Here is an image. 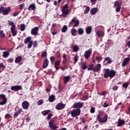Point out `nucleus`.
Segmentation results:
<instances>
[{"instance_id":"obj_1","label":"nucleus","mask_w":130,"mask_h":130,"mask_svg":"<svg viewBox=\"0 0 130 130\" xmlns=\"http://www.w3.org/2000/svg\"><path fill=\"white\" fill-rule=\"evenodd\" d=\"M8 24L9 26H11L10 30L12 34V36H16V35H17L18 33V31H17V28H16V24H15L14 22H10V21H8Z\"/></svg>"},{"instance_id":"obj_2","label":"nucleus","mask_w":130,"mask_h":130,"mask_svg":"<svg viewBox=\"0 0 130 130\" xmlns=\"http://www.w3.org/2000/svg\"><path fill=\"white\" fill-rule=\"evenodd\" d=\"M115 74H116V73L114 70L109 71V69H106L104 77L106 78H108V77H110V78H113L114 76H115Z\"/></svg>"},{"instance_id":"obj_3","label":"nucleus","mask_w":130,"mask_h":130,"mask_svg":"<svg viewBox=\"0 0 130 130\" xmlns=\"http://www.w3.org/2000/svg\"><path fill=\"white\" fill-rule=\"evenodd\" d=\"M11 7H8L6 9H5L4 7H1L0 8V14H3L4 16H7V15H9L10 13L11 12Z\"/></svg>"},{"instance_id":"obj_4","label":"nucleus","mask_w":130,"mask_h":130,"mask_svg":"<svg viewBox=\"0 0 130 130\" xmlns=\"http://www.w3.org/2000/svg\"><path fill=\"white\" fill-rule=\"evenodd\" d=\"M70 114L71 115L72 117H76L81 114V109L79 108L74 109L73 110L70 111Z\"/></svg>"},{"instance_id":"obj_5","label":"nucleus","mask_w":130,"mask_h":130,"mask_svg":"<svg viewBox=\"0 0 130 130\" xmlns=\"http://www.w3.org/2000/svg\"><path fill=\"white\" fill-rule=\"evenodd\" d=\"M0 100L2 102H0V105H6L8 101L6 95L4 94H0Z\"/></svg>"},{"instance_id":"obj_6","label":"nucleus","mask_w":130,"mask_h":130,"mask_svg":"<svg viewBox=\"0 0 130 130\" xmlns=\"http://www.w3.org/2000/svg\"><path fill=\"white\" fill-rule=\"evenodd\" d=\"M73 23H74V27H77V26H79V24H80V21L77 19V17H75L71 20L69 24L70 25H72Z\"/></svg>"},{"instance_id":"obj_7","label":"nucleus","mask_w":130,"mask_h":130,"mask_svg":"<svg viewBox=\"0 0 130 130\" xmlns=\"http://www.w3.org/2000/svg\"><path fill=\"white\" fill-rule=\"evenodd\" d=\"M91 53H92V48H90L87 51H86L84 54L85 58H86V59H88V58L90 57Z\"/></svg>"},{"instance_id":"obj_8","label":"nucleus","mask_w":130,"mask_h":130,"mask_svg":"<svg viewBox=\"0 0 130 130\" xmlns=\"http://www.w3.org/2000/svg\"><path fill=\"white\" fill-rule=\"evenodd\" d=\"M39 31V27H35L31 29V35H38V32Z\"/></svg>"},{"instance_id":"obj_9","label":"nucleus","mask_w":130,"mask_h":130,"mask_svg":"<svg viewBox=\"0 0 130 130\" xmlns=\"http://www.w3.org/2000/svg\"><path fill=\"white\" fill-rule=\"evenodd\" d=\"M64 107H66V104H63L62 103H59L57 104L55 108L57 109V110H61V109H63Z\"/></svg>"},{"instance_id":"obj_10","label":"nucleus","mask_w":130,"mask_h":130,"mask_svg":"<svg viewBox=\"0 0 130 130\" xmlns=\"http://www.w3.org/2000/svg\"><path fill=\"white\" fill-rule=\"evenodd\" d=\"M84 105V103H81L80 102L75 103L73 105V108H82Z\"/></svg>"},{"instance_id":"obj_11","label":"nucleus","mask_w":130,"mask_h":130,"mask_svg":"<svg viewBox=\"0 0 130 130\" xmlns=\"http://www.w3.org/2000/svg\"><path fill=\"white\" fill-rule=\"evenodd\" d=\"M49 126L51 129L56 130L58 128V127L55 126V125L53 123V121L51 120V121L49 122Z\"/></svg>"},{"instance_id":"obj_12","label":"nucleus","mask_w":130,"mask_h":130,"mask_svg":"<svg viewBox=\"0 0 130 130\" xmlns=\"http://www.w3.org/2000/svg\"><path fill=\"white\" fill-rule=\"evenodd\" d=\"M11 89L12 91H15V92H17V91L22 90V86H21V85L12 86L11 87Z\"/></svg>"},{"instance_id":"obj_13","label":"nucleus","mask_w":130,"mask_h":130,"mask_svg":"<svg viewBox=\"0 0 130 130\" xmlns=\"http://www.w3.org/2000/svg\"><path fill=\"white\" fill-rule=\"evenodd\" d=\"M107 119H108V115L106 114L103 118H100L98 120L99 122L105 123V122L107 121Z\"/></svg>"},{"instance_id":"obj_14","label":"nucleus","mask_w":130,"mask_h":130,"mask_svg":"<svg viewBox=\"0 0 130 130\" xmlns=\"http://www.w3.org/2000/svg\"><path fill=\"white\" fill-rule=\"evenodd\" d=\"M29 102H28L27 101H24L22 103V108H23V109H27V108H29Z\"/></svg>"},{"instance_id":"obj_15","label":"nucleus","mask_w":130,"mask_h":130,"mask_svg":"<svg viewBox=\"0 0 130 130\" xmlns=\"http://www.w3.org/2000/svg\"><path fill=\"white\" fill-rule=\"evenodd\" d=\"M96 35L98 37H103L104 36V31L103 30L100 29L96 31Z\"/></svg>"},{"instance_id":"obj_16","label":"nucleus","mask_w":130,"mask_h":130,"mask_svg":"<svg viewBox=\"0 0 130 130\" xmlns=\"http://www.w3.org/2000/svg\"><path fill=\"white\" fill-rule=\"evenodd\" d=\"M128 61H129V57L124 58L122 63V67H125V66L127 64Z\"/></svg>"},{"instance_id":"obj_17","label":"nucleus","mask_w":130,"mask_h":130,"mask_svg":"<svg viewBox=\"0 0 130 130\" xmlns=\"http://www.w3.org/2000/svg\"><path fill=\"white\" fill-rule=\"evenodd\" d=\"M100 70H101V64L99 63L93 69V72H98V71H100Z\"/></svg>"},{"instance_id":"obj_18","label":"nucleus","mask_w":130,"mask_h":130,"mask_svg":"<svg viewBox=\"0 0 130 130\" xmlns=\"http://www.w3.org/2000/svg\"><path fill=\"white\" fill-rule=\"evenodd\" d=\"M62 14L61 16L63 18H66L68 16V15H69V10H62Z\"/></svg>"},{"instance_id":"obj_19","label":"nucleus","mask_w":130,"mask_h":130,"mask_svg":"<svg viewBox=\"0 0 130 130\" xmlns=\"http://www.w3.org/2000/svg\"><path fill=\"white\" fill-rule=\"evenodd\" d=\"M70 80H71V76H67L64 77V78H63L64 84H68V82H69V81H70Z\"/></svg>"},{"instance_id":"obj_20","label":"nucleus","mask_w":130,"mask_h":130,"mask_svg":"<svg viewBox=\"0 0 130 130\" xmlns=\"http://www.w3.org/2000/svg\"><path fill=\"white\" fill-rule=\"evenodd\" d=\"M35 9H36V6L34 4H30L28 8V11H35Z\"/></svg>"},{"instance_id":"obj_21","label":"nucleus","mask_w":130,"mask_h":130,"mask_svg":"<svg viewBox=\"0 0 130 130\" xmlns=\"http://www.w3.org/2000/svg\"><path fill=\"white\" fill-rule=\"evenodd\" d=\"M49 63V62L48 61V59H45V60L44 61L43 65V68L45 69L48 67V64Z\"/></svg>"},{"instance_id":"obj_22","label":"nucleus","mask_w":130,"mask_h":130,"mask_svg":"<svg viewBox=\"0 0 130 130\" xmlns=\"http://www.w3.org/2000/svg\"><path fill=\"white\" fill-rule=\"evenodd\" d=\"M21 112H22L21 109L17 110V111L14 114V118H17V117H18V115H19V114H21Z\"/></svg>"},{"instance_id":"obj_23","label":"nucleus","mask_w":130,"mask_h":130,"mask_svg":"<svg viewBox=\"0 0 130 130\" xmlns=\"http://www.w3.org/2000/svg\"><path fill=\"white\" fill-rule=\"evenodd\" d=\"M98 11V8H93L90 10V13L92 15H96V13H97Z\"/></svg>"},{"instance_id":"obj_24","label":"nucleus","mask_w":130,"mask_h":130,"mask_svg":"<svg viewBox=\"0 0 130 130\" xmlns=\"http://www.w3.org/2000/svg\"><path fill=\"white\" fill-rule=\"evenodd\" d=\"M71 48H72L74 52H77L79 50V47L77 45H73Z\"/></svg>"},{"instance_id":"obj_25","label":"nucleus","mask_w":130,"mask_h":130,"mask_svg":"<svg viewBox=\"0 0 130 130\" xmlns=\"http://www.w3.org/2000/svg\"><path fill=\"white\" fill-rule=\"evenodd\" d=\"M21 61H22V56H18L15 58V63H19V62H21Z\"/></svg>"},{"instance_id":"obj_26","label":"nucleus","mask_w":130,"mask_h":130,"mask_svg":"<svg viewBox=\"0 0 130 130\" xmlns=\"http://www.w3.org/2000/svg\"><path fill=\"white\" fill-rule=\"evenodd\" d=\"M48 100L49 102H53L55 100V96L54 95H51L49 97Z\"/></svg>"},{"instance_id":"obj_27","label":"nucleus","mask_w":130,"mask_h":130,"mask_svg":"<svg viewBox=\"0 0 130 130\" xmlns=\"http://www.w3.org/2000/svg\"><path fill=\"white\" fill-rule=\"evenodd\" d=\"M86 32L87 34H90L92 32V27L88 26L86 28Z\"/></svg>"},{"instance_id":"obj_28","label":"nucleus","mask_w":130,"mask_h":130,"mask_svg":"<svg viewBox=\"0 0 130 130\" xmlns=\"http://www.w3.org/2000/svg\"><path fill=\"white\" fill-rule=\"evenodd\" d=\"M79 35H83L84 34V29L82 28H79L77 30Z\"/></svg>"},{"instance_id":"obj_29","label":"nucleus","mask_w":130,"mask_h":130,"mask_svg":"<svg viewBox=\"0 0 130 130\" xmlns=\"http://www.w3.org/2000/svg\"><path fill=\"white\" fill-rule=\"evenodd\" d=\"M122 124H124V120H119L117 124V126H121Z\"/></svg>"},{"instance_id":"obj_30","label":"nucleus","mask_w":130,"mask_h":130,"mask_svg":"<svg viewBox=\"0 0 130 130\" xmlns=\"http://www.w3.org/2000/svg\"><path fill=\"white\" fill-rule=\"evenodd\" d=\"M71 34L72 36H76V35H77V29L72 28L71 29Z\"/></svg>"},{"instance_id":"obj_31","label":"nucleus","mask_w":130,"mask_h":130,"mask_svg":"<svg viewBox=\"0 0 130 130\" xmlns=\"http://www.w3.org/2000/svg\"><path fill=\"white\" fill-rule=\"evenodd\" d=\"M10 55V52L9 51H4L3 52V57H8Z\"/></svg>"},{"instance_id":"obj_32","label":"nucleus","mask_w":130,"mask_h":130,"mask_svg":"<svg viewBox=\"0 0 130 130\" xmlns=\"http://www.w3.org/2000/svg\"><path fill=\"white\" fill-rule=\"evenodd\" d=\"M87 64L85 62L81 63V69L82 70H86L87 69Z\"/></svg>"},{"instance_id":"obj_33","label":"nucleus","mask_w":130,"mask_h":130,"mask_svg":"<svg viewBox=\"0 0 130 130\" xmlns=\"http://www.w3.org/2000/svg\"><path fill=\"white\" fill-rule=\"evenodd\" d=\"M67 30H68V26L67 25H64L62 27L61 32H62V33H65V32H67Z\"/></svg>"},{"instance_id":"obj_34","label":"nucleus","mask_w":130,"mask_h":130,"mask_svg":"<svg viewBox=\"0 0 130 130\" xmlns=\"http://www.w3.org/2000/svg\"><path fill=\"white\" fill-rule=\"evenodd\" d=\"M30 41H31V37H27L24 40V43H25V44H27V43H29V42Z\"/></svg>"},{"instance_id":"obj_35","label":"nucleus","mask_w":130,"mask_h":130,"mask_svg":"<svg viewBox=\"0 0 130 130\" xmlns=\"http://www.w3.org/2000/svg\"><path fill=\"white\" fill-rule=\"evenodd\" d=\"M105 61H108L107 63H111L112 61L111 60V58L109 57H107L105 58Z\"/></svg>"},{"instance_id":"obj_36","label":"nucleus","mask_w":130,"mask_h":130,"mask_svg":"<svg viewBox=\"0 0 130 130\" xmlns=\"http://www.w3.org/2000/svg\"><path fill=\"white\" fill-rule=\"evenodd\" d=\"M25 29H26V25L24 24H21L20 27V30L24 31Z\"/></svg>"},{"instance_id":"obj_37","label":"nucleus","mask_w":130,"mask_h":130,"mask_svg":"<svg viewBox=\"0 0 130 130\" xmlns=\"http://www.w3.org/2000/svg\"><path fill=\"white\" fill-rule=\"evenodd\" d=\"M49 112H50V110H47L43 111L42 112V114L43 115H47V114H48V113H49Z\"/></svg>"},{"instance_id":"obj_38","label":"nucleus","mask_w":130,"mask_h":130,"mask_svg":"<svg viewBox=\"0 0 130 130\" xmlns=\"http://www.w3.org/2000/svg\"><path fill=\"white\" fill-rule=\"evenodd\" d=\"M103 115H104V113L103 112H100L97 116L98 119H99V118H101Z\"/></svg>"},{"instance_id":"obj_39","label":"nucleus","mask_w":130,"mask_h":130,"mask_svg":"<svg viewBox=\"0 0 130 130\" xmlns=\"http://www.w3.org/2000/svg\"><path fill=\"white\" fill-rule=\"evenodd\" d=\"M32 44H33V41H30L27 45L28 49H30L32 47Z\"/></svg>"},{"instance_id":"obj_40","label":"nucleus","mask_w":130,"mask_h":130,"mask_svg":"<svg viewBox=\"0 0 130 130\" xmlns=\"http://www.w3.org/2000/svg\"><path fill=\"white\" fill-rule=\"evenodd\" d=\"M114 6L115 7H121L120 4L118 1H115L114 3Z\"/></svg>"},{"instance_id":"obj_41","label":"nucleus","mask_w":130,"mask_h":130,"mask_svg":"<svg viewBox=\"0 0 130 130\" xmlns=\"http://www.w3.org/2000/svg\"><path fill=\"white\" fill-rule=\"evenodd\" d=\"M42 57H46L47 56V52L46 51H44L42 53Z\"/></svg>"},{"instance_id":"obj_42","label":"nucleus","mask_w":130,"mask_h":130,"mask_svg":"<svg viewBox=\"0 0 130 130\" xmlns=\"http://www.w3.org/2000/svg\"><path fill=\"white\" fill-rule=\"evenodd\" d=\"M61 10H65V11H69V9H68V4L64 5Z\"/></svg>"},{"instance_id":"obj_43","label":"nucleus","mask_w":130,"mask_h":130,"mask_svg":"<svg viewBox=\"0 0 130 130\" xmlns=\"http://www.w3.org/2000/svg\"><path fill=\"white\" fill-rule=\"evenodd\" d=\"M89 11H90V8L86 7L84 10V14H88V13H89Z\"/></svg>"},{"instance_id":"obj_44","label":"nucleus","mask_w":130,"mask_h":130,"mask_svg":"<svg viewBox=\"0 0 130 130\" xmlns=\"http://www.w3.org/2000/svg\"><path fill=\"white\" fill-rule=\"evenodd\" d=\"M43 104V101L42 100H40L37 102V105H38L39 106L40 105H42Z\"/></svg>"},{"instance_id":"obj_45","label":"nucleus","mask_w":130,"mask_h":130,"mask_svg":"<svg viewBox=\"0 0 130 130\" xmlns=\"http://www.w3.org/2000/svg\"><path fill=\"white\" fill-rule=\"evenodd\" d=\"M93 67H94V64H90V67L87 69V71H92V70L93 71V69H94L93 68Z\"/></svg>"},{"instance_id":"obj_46","label":"nucleus","mask_w":130,"mask_h":130,"mask_svg":"<svg viewBox=\"0 0 130 130\" xmlns=\"http://www.w3.org/2000/svg\"><path fill=\"white\" fill-rule=\"evenodd\" d=\"M24 7H25V4L24 3L20 4L19 5V9H21V11H22L23 10V9H24Z\"/></svg>"},{"instance_id":"obj_47","label":"nucleus","mask_w":130,"mask_h":130,"mask_svg":"<svg viewBox=\"0 0 130 130\" xmlns=\"http://www.w3.org/2000/svg\"><path fill=\"white\" fill-rule=\"evenodd\" d=\"M5 117L6 119H9V118H11V114H6L5 116Z\"/></svg>"},{"instance_id":"obj_48","label":"nucleus","mask_w":130,"mask_h":130,"mask_svg":"<svg viewBox=\"0 0 130 130\" xmlns=\"http://www.w3.org/2000/svg\"><path fill=\"white\" fill-rule=\"evenodd\" d=\"M38 45L37 41H35L34 42H32V46L33 47H37Z\"/></svg>"},{"instance_id":"obj_49","label":"nucleus","mask_w":130,"mask_h":130,"mask_svg":"<svg viewBox=\"0 0 130 130\" xmlns=\"http://www.w3.org/2000/svg\"><path fill=\"white\" fill-rule=\"evenodd\" d=\"M112 90H113V91H116L118 90V86L117 85L114 86L112 88Z\"/></svg>"},{"instance_id":"obj_50","label":"nucleus","mask_w":130,"mask_h":130,"mask_svg":"<svg viewBox=\"0 0 130 130\" xmlns=\"http://www.w3.org/2000/svg\"><path fill=\"white\" fill-rule=\"evenodd\" d=\"M122 87L123 88H127V87H128V82L123 84Z\"/></svg>"},{"instance_id":"obj_51","label":"nucleus","mask_w":130,"mask_h":130,"mask_svg":"<svg viewBox=\"0 0 130 130\" xmlns=\"http://www.w3.org/2000/svg\"><path fill=\"white\" fill-rule=\"evenodd\" d=\"M59 64H60V61L57 60V61H56L55 62L54 66L58 67V66H59Z\"/></svg>"},{"instance_id":"obj_52","label":"nucleus","mask_w":130,"mask_h":130,"mask_svg":"<svg viewBox=\"0 0 130 130\" xmlns=\"http://www.w3.org/2000/svg\"><path fill=\"white\" fill-rule=\"evenodd\" d=\"M52 64H53V61H54V57L51 56L50 58Z\"/></svg>"},{"instance_id":"obj_53","label":"nucleus","mask_w":130,"mask_h":130,"mask_svg":"<svg viewBox=\"0 0 130 130\" xmlns=\"http://www.w3.org/2000/svg\"><path fill=\"white\" fill-rule=\"evenodd\" d=\"M121 8V6H118L116 7V11L118 13V12H120V9Z\"/></svg>"},{"instance_id":"obj_54","label":"nucleus","mask_w":130,"mask_h":130,"mask_svg":"<svg viewBox=\"0 0 130 130\" xmlns=\"http://www.w3.org/2000/svg\"><path fill=\"white\" fill-rule=\"evenodd\" d=\"M90 112L91 113H94V112H95V108L91 107L90 108Z\"/></svg>"},{"instance_id":"obj_55","label":"nucleus","mask_w":130,"mask_h":130,"mask_svg":"<svg viewBox=\"0 0 130 130\" xmlns=\"http://www.w3.org/2000/svg\"><path fill=\"white\" fill-rule=\"evenodd\" d=\"M90 2L92 5H95V4H96V2H97V0H90Z\"/></svg>"},{"instance_id":"obj_56","label":"nucleus","mask_w":130,"mask_h":130,"mask_svg":"<svg viewBox=\"0 0 130 130\" xmlns=\"http://www.w3.org/2000/svg\"><path fill=\"white\" fill-rule=\"evenodd\" d=\"M80 119L81 122H83V123H86V120H85V119H84V118H80Z\"/></svg>"},{"instance_id":"obj_57","label":"nucleus","mask_w":130,"mask_h":130,"mask_svg":"<svg viewBox=\"0 0 130 130\" xmlns=\"http://www.w3.org/2000/svg\"><path fill=\"white\" fill-rule=\"evenodd\" d=\"M3 68V69H5L6 68V66L4 65V63H0V70Z\"/></svg>"},{"instance_id":"obj_58","label":"nucleus","mask_w":130,"mask_h":130,"mask_svg":"<svg viewBox=\"0 0 130 130\" xmlns=\"http://www.w3.org/2000/svg\"><path fill=\"white\" fill-rule=\"evenodd\" d=\"M52 117V114H49L47 116V119L49 120Z\"/></svg>"},{"instance_id":"obj_59","label":"nucleus","mask_w":130,"mask_h":130,"mask_svg":"<svg viewBox=\"0 0 130 130\" xmlns=\"http://www.w3.org/2000/svg\"><path fill=\"white\" fill-rule=\"evenodd\" d=\"M18 15H19V12L18 11L15 12L13 14L14 17H17V16Z\"/></svg>"},{"instance_id":"obj_60","label":"nucleus","mask_w":130,"mask_h":130,"mask_svg":"<svg viewBox=\"0 0 130 130\" xmlns=\"http://www.w3.org/2000/svg\"><path fill=\"white\" fill-rule=\"evenodd\" d=\"M78 61V56L76 55L74 57V62L75 63H76V62H77Z\"/></svg>"},{"instance_id":"obj_61","label":"nucleus","mask_w":130,"mask_h":130,"mask_svg":"<svg viewBox=\"0 0 130 130\" xmlns=\"http://www.w3.org/2000/svg\"><path fill=\"white\" fill-rule=\"evenodd\" d=\"M106 93H107V92L102 91V92L100 93V95H101L102 96H104V95H106Z\"/></svg>"},{"instance_id":"obj_62","label":"nucleus","mask_w":130,"mask_h":130,"mask_svg":"<svg viewBox=\"0 0 130 130\" xmlns=\"http://www.w3.org/2000/svg\"><path fill=\"white\" fill-rule=\"evenodd\" d=\"M95 59L98 60V61H101V60H102V59L98 56L96 57Z\"/></svg>"},{"instance_id":"obj_63","label":"nucleus","mask_w":130,"mask_h":130,"mask_svg":"<svg viewBox=\"0 0 130 130\" xmlns=\"http://www.w3.org/2000/svg\"><path fill=\"white\" fill-rule=\"evenodd\" d=\"M63 63H67V62H68V58H64L63 60Z\"/></svg>"},{"instance_id":"obj_64","label":"nucleus","mask_w":130,"mask_h":130,"mask_svg":"<svg viewBox=\"0 0 130 130\" xmlns=\"http://www.w3.org/2000/svg\"><path fill=\"white\" fill-rule=\"evenodd\" d=\"M127 46L129 48H130V41H128L127 43Z\"/></svg>"}]
</instances>
